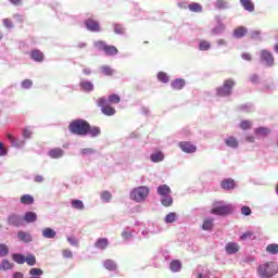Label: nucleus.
Masks as SVG:
<instances>
[{
  "label": "nucleus",
  "mask_w": 278,
  "mask_h": 278,
  "mask_svg": "<svg viewBox=\"0 0 278 278\" xmlns=\"http://www.w3.org/2000/svg\"><path fill=\"white\" fill-rule=\"evenodd\" d=\"M48 155L52 157V160H60L64 155V150L60 148H54L49 151Z\"/></svg>",
  "instance_id": "obj_16"
},
{
  "label": "nucleus",
  "mask_w": 278,
  "mask_h": 278,
  "mask_svg": "<svg viewBox=\"0 0 278 278\" xmlns=\"http://www.w3.org/2000/svg\"><path fill=\"white\" fill-rule=\"evenodd\" d=\"M247 34H249V29L244 26H238L233 30L235 38H244V36H247Z\"/></svg>",
  "instance_id": "obj_14"
},
{
  "label": "nucleus",
  "mask_w": 278,
  "mask_h": 278,
  "mask_svg": "<svg viewBox=\"0 0 278 278\" xmlns=\"http://www.w3.org/2000/svg\"><path fill=\"white\" fill-rule=\"evenodd\" d=\"M101 73H103L108 77H112V75H114V70H112V67H110L108 65H104L101 67Z\"/></svg>",
  "instance_id": "obj_40"
},
{
  "label": "nucleus",
  "mask_w": 278,
  "mask_h": 278,
  "mask_svg": "<svg viewBox=\"0 0 278 278\" xmlns=\"http://www.w3.org/2000/svg\"><path fill=\"white\" fill-rule=\"evenodd\" d=\"M149 192H151V190L147 186L136 187L130 192V199L137 203H142V201L149 197Z\"/></svg>",
  "instance_id": "obj_4"
},
{
  "label": "nucleus",
  "mask_w": 278,
  "mask_h": 278,
  "mask_svg": "<svg viewBox=\"0 0 278 278\" xmlns=\"http://www.w3.org/2000/svg\"><path fill=\"white\" fill-rule=\"evenodd\" d=\"M85 25L89 31H101V27L99 26V22L89 18L85 21Z\"/></svg>",
  "instance_id": "obj_11"
},
{
  "label": "nucleus",
  "mask_w": 278,
  "mask_h": 278,
  "mask_svg": "<svg viewBox=\"0 0 278 278\" xmlns=\"http://www.w3.org/2000/svg\"><path fill=\"white\" fill-rule=\"evenodd\" d=\"M72 207L74 210H84L85 205L84 202L81 200H72Z\"/></svg>",
  "instance_id": "obj_38"
},
{
  "label": "nucleus",
  "mask_w": 278,
  "mask_h": 278,
  "mask_svg": "<svg viewBox=\"0 0 278 278\" xmlns=\"http://www.w3.org/2000/svg\"><path fill=\"white\" fill-rule=\"evenodd\" d=\"M169 268L172 273H179V270H181V261H178V260L172 261L169 264Z\"/></svg>",
  "instance_id": "obj_28"
},
{
  "label": "nucleus",
  "mask_w": 278,
  "mask_h": 278,
  "mask_svg": "<svg viewBox=\"0 0 278 278\" xmlns=\"http://www.w3.org/2000/svg\"><path fill=\"white\" fill-rule=\"evenodd\" d=\"M249 238H253V232H251V231L244 232V233L240 237V240H249Z\"/></svg>",
  "instance_id": "obj_59"
},
{
  "label": "nucleus",
  "mask_w": 278,
  "mask_h": 278,
  "mask_svg": "<svg viewBox=\"0 0 278 278\" xmlns=\"http://www.w3.org/2000/svg\"><path fill=\"white\" fill-rule=\"evenodd\" d=\"M241 58L242 60H245V62H251V60H253V56L251 55V53H248V52L242 53Z\"/></svg>",
  "instance_id": "obj_58"
},
{
  "label": "nucleus",
  "mask_w": 278,
  "mask_h": 278,
  "mask_svg": "<svg viewBox=\"0 0 278 278\" xmlns=\"http://www.w3.org/2000/svg\"><path fill=\"white\" fill-rule=\"evenodd\" d=\"M30 58L35 62H42V60H45V53H42L40 50H31Z\"/></svg>",
  "instance_id": "obj_17"
},
{
  "label": "nucleus",
  "mask_w": 278,
  "mask_h": 278,
  "mask_svg": "<svg viewBox=\"0 0 278 278\" xmlns=\"http://www.w3.org/2000/svg\"><path fill=\"white\" fill-rule=\"evenodd\" d=\"M8 253H10V248L4 243H0V257H5Z\"/></svg>",
  "instance_id": "obj_42"
},
{
  "label": "nucleus",
  "mask_w": 278,
  "mask_h": 278,
  "mask_svg": "<svg viewBox=\"0 0 278 278\" xmlns=\"http://www.w3.org/2000/svg\"><path fill=\"white\" fill-rule=\"evenodd\" d=\"M3 25H4V27H7L8 29H10V27H12V20H10V18H4V20H3Z\"/></svg>",
  "instance_id": "obj_63"
},
{
  "label": "nucleus",
  "mask_w": 278,
  "mask_h": 278,
  "mask_svg": "<svg viewBox=\"0 0 278 278\" xmlns=\"http://www.w3.org/2000/svg\"><path fill=\"white\" fill-rule=\"evenodd\" d=\"M8 224L12 225L13 227H21L23 225V217L16 214H11L8 217Z\"/></svg>",
  "instance_id": "obj_10"
},
{
  "label": "nucleus",
  "mask_w": 278,
  "mask_h": 278,
  "mask_svg": "<svg viewBox=\"0 0 278 278\" xmlns=\"http://www.w3.org/2000/svg\"><path fill=\"white\" fill-rule=\"evenodd\" d=\"M178 147L184 153H197V146L192 144L190 141H180Z\"/></svg>",
  "instance_id": "obj_9"
},
{
  "label": "nucleus",
  "mask_w": 278,
  "mask_h": 278,
  "mask_svg": "<svg viewBox=\"0 0 278 278\" xmlns=\"http://www.w3.org/2000/svg\"><path fill=\"white\" fill-rule=\"evenodd\" d=\"M220 187L223 190H233L236 188V181L231 178L222 180Z\"/></svg>",
  "instance_id": "obj_12"
},
{
  "label": "nucleus",
  "mask_w": 278,
  "mask_h": 278,
  "mask_svg": "<svg viewBox=\"0 0 278 278\" xmlns=\"http://www.w3.org/2000/svg\"><path fill=\"white\" fill-rule=\"evenodd\" d=\"M20 202L22 203V205H33L34 198L31 194H24L20 198Z\"/></svg>",
  "instance_id": "obj_27"
},
{
  "label": "nucleus",
  "mask_w": 278,
  "mask_h": 278,
  "mask_svg": "<svg viewBox=\"0 0 278 278\" xmlns=\"http://www.w3.org/2000/svg\"><path fill=\"white\" fill-rule=\"evenodd\" d=\"M261 62H264L266 66H275V56L268 50H261Z\"/></svg>",
  "instance_id": "obj_8"
},
{
  "label": "nucleus",
  "mask_w": 278,
  "mask_h": 278,
  "mask_svg": "<svg viewBox=\"0 0 278 278\" xmlns=\"http://www.w3.org/2000/svg\"><path fill=\"white\" fill-rule=\"evenodd\" d=\"M26 264H28V266H35L36 265V256L34 255H28L25 258Z\"/></svg>",
  "instance_id": "obj_47"
},
{
  "label": "nucleus",
  "mask_w": 278,
  "mask_h": 278,
  "mask_svg": "<svg viewBox=\"0 0 278 278\" xmlns=\"http://www.w3.org/2000/svg\"><path fill=\"white\" fill-rule=\"evenodd\" d=\"M170 86L173 90H181L184 86H186V80H184L182 78H176L172 81Z\"/></svg>",
  "instance_id": "obj_19"
},
{
  "label": "nucleus",
  "mask_w": 278,
  "mask_h": 278,
  "mask_svg": "<svg viewBox=\"0 0 278 278\" xmlns=\"http://www.w3.org/2000/svg\"><path fill=\"white\" fill-rule=\"evenodd\" d=\"M23 220H25V223H36L38 220V215L34 212H27L25 213Z\"/></svg>",
  "instance_id": "obj_23"
},
{
  "label": "nucleus",
  "mask_w": 278,
  "mask_h": 278,
  "mask_svg": "<svg viewBox=\"0 0 278 278\" xmlns=\"http://www.w3.org/2000/svg\"><path fill=\"white\" fill-rule=\"evenodd\" d=\"M211 214H214V216H229V214H233V205L225 202H214Z\"/></svg>",
  "instance_id": "obj_3"
},
{
  "label": "nucleus",
  "mask_w": 278,
  "mask_h": 278,
  "mask_svg": "<svg viewBox=\"0 0 278 278\" xmlns=\"http://www.w3.org/2000/svg\"><path fill=\"white\" fill-rule=\"evenodd\" d=\"M11 144H12L13 147L18 148V147H23V144H25V141L15 139L14 141L11 142Z\"/></svg>",
  "instance_id": "obj_57"
},
{
  "label": "nucleus",
  "mask_w": 278,
  "mask_h": 278,
  "mask_svg": "<svg viewBox=\"0 0 278 278\" xmlns=\"http://www.w3.org/2000/svg\"><path fill=\"white\" fill-rule=\"evenodd\" d=\"M225 144L226 147H230L231 149H238V139H236V137H228L225 140Z\"/></svg>",
  "instance_id": "obj_29"
},
{
  "label": "nucleus",
  "mask_w": 278,
  "mask_h": 278,
  "mask_svg": "<svg viewBox=\"0 0 278 278\" xmlns=\"http://www.w3.org/2000/svg\"><path fill=\"white\" fill-rule=\"evenodd\" d=\"M31 86H34V81H31V79H25L22 81V88H24V90H29Z\"/></svg>",
  "instance_id": "obj_46"
},
{
  "label": "nucleus",
  "mask_w": 278,
  "mask_h": 278,
  "mask_svg": "<svg viewBox=\"0 0 278 278\" xmlns=\"http://www.w3.org/2000/svg\"><path fill=\"white\" fill-rule=\"evenodd\" d=\"M97 105L98 108H101V112L104 114V116H114V114H116V109L108 104V99L103 97L98 98Z\"/></svg>",
  "instance_id": "obj_7"
},
{
  "label": "nucleus",
  "mask_w": 278,
  "mask_h": 278,
  "mask_svg": "<svg viewBox=\"0 0 278 278\" xmlns=\"http://www.w3.org/2000/svg\"><path fill=\"white\" fill-rule=\"evenodd\" d=\"M240 127H241L243 130L251 129L252 124H251L250 121L244 119V121H242V122L240 123Z\"/></svg>",
  "instance_id": "obj_50"
},
{
  "label": "nucleus",
  "mask_w": 278,
  "mask_h": 278,
  "mask_svg": "<svg viewBox=\"0 0 278 278\" xmlns=\"http://www.w3.org/2000/svg\"><path fill=\"white\" fill-rule=\"evenodd\" d=\"M87 134H89V136H91V138H97V136H101V128L97 127V126H90V124H89Z\"/></svg>",
  "instance_id": "obj_24"
},
{
  "label": "nucleus",
  "mask_w": 278,
  "mask_h": 278,
  "mask_svg": "<svg viewBox=\"0 0 278 278\" xmlns=\"http://www.w3.org/2000/svg\"><path fill=\"white\" fill-rule=\"evenodd\" d=\"M101 199L108 203L112 199V193H110V191H103L101 193Z\"/></svg>",
  "instance_id": "obj_49"
},
{
  "label": "nucleus",
  "mask_w": 278,
  "mask_h": 278,
  "mask_svg": "<svg viewBox=\"0 0 278 278\" xmlns=\"http://www.w3.org/2000/svg\"><path fill=\"white\" fill-rule=\"evenodd\" d=\"M225 30V25L220 24L219 26L213 29V34H220V31Z\"/></svg>",
  "instance_id": "obj_61"
},
{
  "label": "nucleus",
  "mask_w": 278,
  "mask_h": 278,
  "mask_svg": "<svg viewBox=\"0 0 278 278\" xmlns=\"http://www.w3.org/2000/svg\"><path fill=\"white\" fill-rule=\"evenodd\" d=\"M45 271H42V269L38 268V267H34L29 270V275H31V277H41V275H43Z\"/></svg>",
  "instance_id": "obj_41"
},
{
  "label": "nucleus",
  "mask_w": 278,
  "mask_h": 278,
  "mask_svg": "<svg viewBox=\"0 0 278 278\" xmlns=\"http://www.w3.org/2000/svg\"><path fill=\"white\" fill-rule=\"evenodd\" d=\"M88 129H90V123L85 119H75L68 125V130L75 136H88Z\"/></svg>",
  "instance_id": "obj_1"
},
{
  "label": "nucleus",
  "mask_w": 278,
  "mask_h": 278,
  "mask_svg": "<svg viewBox=\"0 0 278 278\" xmlns=\"http://www.w3.org/2000/svg\"><path fill=\"white\" fill-rule=\"evenodd\" d=\"M238 251H240V245H238V243L228 242L226 244V253H228V255H233V254L238 253Z\"/></svg>",
  "instance_id": "obj_13"
},
{
  "label": "nucleus",
  "mask_w": 278,
  "mask_h": 278,
  "mask_svg": "<svg viewBox=\"0 0 278 278\" xmlns=\"http://www.w3.org/2000/svg\"><path fill=\"white\" fill-rule=\"evenodd\" d=\"M62 255L65 260H73V252L70 249H64Z\"/></svg>",
  "instance_id": "obj_48"
},
{
  "label": "nucleus",
  "mask_w": 278,
  "mask_h": 278,
  "mask_svg": "<svg viewBox=\"0 0 278 278\" xmlns=\"http://www.w3.org/2000/svg\"><path fill=\"white\" fill-rule=\"evenodd\" d=\"M240 3L247 12H255V4L251 0H240Z\"/></svg>",
  "instance_id": "obj_18"
},
{
  "label": "nucleus",
  "mask_w": 278,
  "mask_h": 278,
  "mask_svg": "<svg viewBox=\"0 0 278 278\" xmlns=\"http://www.w3.org/2000/svg\"><path fill=\"white\" fill-rule=\"evenodd\" d=\"M176 218H177V215L175 213H169L166 215L165 222L166 223H175Z\"/></svg>",
  "instance_id": "obj_51"
},
{
  "label": "nucleus",
  "mask_w": 278,
  "mask_h": 278,
  "mask_svg": "<svg viewBox=\"0 0 278 278\" xmlns=\"http://www.w3.org/2000/svg\"><path fill=\"white\" fill-rule=\"evenodd\" d=\"M241 214H242L243 216H251V214H252L251 207H249V206H243V207L241 208Z\"/></svg>",
  "instance_id": "obj_53"
},
{
  "label": "nucleus",
  "mask_w": 278,
  "mask_h": 278,
  "mask_svg": "<svg viewBox=\"0 0 278 278\" xmlns=\"http://www.w3.org/2000/svg\"><path fill=\"white\" fill-rule=\"evenodd\" d=\"M250 81L252 84H260V76H257L256 74H253L250 76Z\"/></svg>",
  "instance_id": "obj_60"
},
{
  "label": "nucleus",
  "mask_w": 278,
  "mask_h": 278,
  "mask_svg": "<svg viewBox=\"0 0 278 278\" xmlns=\"http://www.w3.org/2000/svg\"><path fill=\"white\" fill-rule=\"evenodd\" d=\"M278 273V265L275 262H267L257 267V275L261 278H270Z\"/></svg>",
  "instance_id": "obj_2"
},
{
  "label": "nucleus",
  "mask_w": 278,
  "mask_h": 278,
  "mask_svg": "<svg viewBox=\"0 0 278 278\" xmlns=\"http://www.w3.org/2000/svg\"><path fill=\"white\" fill-rule=\"evenodd\" d=\"M170 187L167 185H160L157 187V194H160V197H168L170 195Z\"/></svg>",
  "instance_id": "obj_20"
},
{
  "label": "nucleus",
  "mask_w": 278,
  "mask_h": 278,
  "mask_svg": "<svg viewBox=\"0 0 278 278\" xmlns=\"http://www.w3.org/2000/svg\"><path fill=\"white\" fill-rule=\"evenodd\" d=\"M13 262H16V264H25V255L23 254H13Z\"/></svg>",
  "instance_id": "obj_44"
},
{
  "label": "nucleus",
  "mask_w": 278,
  "mask_h": 278,
  "mask_svg": "<svg viewBox=\"0 0 278 278\" xmlns=\"http://www.w3.org/2000/svg\"><path fill=\"white\" fill-rule=\"evenodd\" d=\"M157 79L159 81H162V84H168L170 78L168 77V74H166V72H160L157 74Z\"/></svg>",
  "instance_id": "obj_37"
},
{
  "label": "nucleus",
  "mask_w": 278,
  "mask_h": 278,
  "mask_svg": "<svg viewBox=\"0 0 278 278\" xmlns=\"http://www.w3.org/2000/svg\"><path fill=\"white\" fill-rule=\"evenodd\" d=\"M114 31L115 34H125V28L121 24H115Z\"/></svg>",
  "instance_id": "obj_52"
},
{
  "label": "nucleus",
  "mask_w": 278,
  "mask_h": 278,
  "mask_svg": "<svg viewBox=\"0 0 278 278\" xmlns=\"http://www.w3.org/2000/svg\"><path fill=\"white\" fill-rule=\"evenodd\" d=\"M122 238L124 240H128L129 238H131V232L123 231L122 232Z\"/></svg>",
  "instance_id": "obj_64"
},
{
  "label": "nucleus",
  "mask_w": 278,
  "mask_h": 278,
  "mask_svg": "<svg viewBox=\"0 0 278 278\" xmlns=\"http://www.w3.org/2000/svg\"><path fill=\"white\" fill-rule=\"evenodd\" d=\"M41 233L43 238L48 239H53L55 236H58V232H55L53 228H45Z\"/></svg>",
  "instance_id": "obj_26"
},
{
  "label": "nucleus",
  "mask_w": 278,
  "mask_h": 278,
  "mask_svg": "<svg viewBox=\"0 0 278 278\" xmlns=\"http://www.w3.org/2000/svg\"><path fill=\"white\" fill-rule=\"evenodd\" d=\"M236 87V80L233 78H228L224 80V84L222 87H218L216 89L217 97H230V94L233 92V88Z\"/></svg>",
  "instance_id": "obj_5"
},
{
  "label": "nucleus",
  "mask_w": 278,
  "mask_h": 278,
  "mask_svg": "<svg viewBox=\"0 0 278 278\" xmlns=\"http://www.w3.org/2000/svg\"><path fill=\"white\" fill-rule=\"evenodd\" d=\"M12 265L10 264V261L3 260L0 264V270H11Z\"/></svg>",
  "instance_id": "obj_45"
},
{
  "label": "nucleus",
  "mask_w": 278,
  "mask_h": 278,
  "mask_svg": "<svg viewBox=\"0 0 278 278\" xmlns=\"http://www.w3.org/2000/svg\"><path fill=\"white\" fill-rule=\"evenodd\" d=\"M79 86L84 92H92L94 90V85L88 80L80 81Z\"/></svg>",
  "instance_id": "obj_22"
},
{
  "label": "nucleus",
  "mask_w": 278,
  "mask_h": 278,
  "mask_svg": "<svg viewBox=\"0 0 278 278\" xmlns=\"http://www.w3.org/2000/svg\"><path fill=\"white\" fill-rule=\"evenodd\" d=\"M81 155H92L94 153V149L92 148H85L80 151Z\"/></svg>",
  "instance_id": "obj_54"
},
{
  "label": "nucleus",
  "mask_w": 278,
  "mask_h": 278,
  "mask_svg": "<svg viewBox=\"0 0 278 278\" xmlns=\"http://www.w3.org/2000/svg\"><path fill=\"white\" fill-rule=\"evenodd\" d=\"M109 244H110V241L108 240V238H99L96 241L94 247H96V249H100L101 251H105V249H108Z\"/></svg>",
  "instance_id": "obj_15"
},
{
  "label": "nucleus",
  "mask_w": 278,
  "mask_h": 278,
  "mask_svg": "<svg viewBox=\"0 0 278 278\" xmlns=\"http://www.w3.org/2000/svg\"><path fill=\"white\" fill-rule=\"evenodd\" d=\"M200 51H210L212 49V45L207 40H201L199 43Z\"/></svg>",
  "instance_id": "obj_35"
},
{
  "label": "nucleus",
  "mask_w": 278,
  "mask_h": 278,
  "mask_svg": "<svg viewBox=\"0 0 278 278\" xmlns=\"http://www.w3.org/2000/svg\"><path fill=\"white\" fill-rule=\"evenodd\" d=\"M161 203L164 207H170L173 205V197L170 195H163L161 197Z\"/></svg>",
  "instance_id": "obj_33"
},
{
  "label": "nucleus",
  "mask_w": 278,
  "mask_h": 278,
  "mask_svg": "<svg viewBox=\"0 0 278 278\" xmlns=\"http://www.w3.org/2000/svg\"><path fill=\"white\" fill-rule=\"evenodd\" d=\"M108 101L112 104H118L121 103V97L116 93H113L109 96Z\"/></svg>",
  "instance_id": "obj_39"
},
{
  "label": "nucleus",
  "mask_w": 278,
  "mask_h": 278,
  "mask_svg": "<svg viewBox=\"0 0 278 278\" xmlns=\"http://www.w3.org/2000/svg\"><path fill=\"white\" fill-rule=\"evenodd\" d=\"M266 252L270 253V255H277L278 254V244L277 243H270L266 247Z\"/></svg>",
  "instance_id": "obj_34"
},
{
  "label": "nucleus",
  "mask_w": 278,
  "mask_h": 278,
  "mask_svg": "<svg viewBox=\"0 0 278 278\" xmlns=\"http://www.w3.org/2000/svg\"><path fill=\"white\" fill-rule=\"evenodd\" d=\"M213 228H214V218L212 217L205 218L202 225V229L204 231H212Z\"/></svg>",
  "instance_id": "obj_21"
},
{
  "label": "nucleus",
  "mask_w": 278,
  "mask_h": 278,
  "mask_svg": "<svg viewBox=\"0 0 278 278\" xmlns=\"http://www.w3.org/2000/svg\"><path fill=\"white\" fill-rule=\"evenodd\" d=\"M67 242H70L72 247H79V241L73 237H67Z\"/></svg>",
  "instance_id": "obj_55"
},
{
  "label": "nucleus",
  "mask_w": 278,
  "mask_h": 278,
  "mask_svg": "<svg viewBox=\"0 0 278 278\" xmlns=\"http://www.w3.org/2000/svg\"><path fill=\"white\" fill-rule=\"evenodd\" d=\"M215 8L217 10H227V0H216Z\"/></svg>",
  "instance_id": "obj_43"
},
{
  "label": "nucleus",
  "mask_w": 278,
  "mask_h": 278,
  "mask_svg": "<svg viewBox=\"0 0 278 278\" xmlns=\"http://www.w3.org/2000/svg\"><path fill=\"white\" fill-rule=\"evenodd\" d=\"M23 137L24 138H31V130H29V128H25L23 130Z\"/></svg>",
  "instance_id": "obj_62"
},
{
  "label": "nucleus",
  "mask_w": 278,
  "mask_h": 278,
  "mask_svg": "<svg viewBox=\"0 0 278 278\" xmlns=\"http://www.w3.org/2000/svg\"><path fill=\"white\" fill-rule=\"evenodd\" d=\"M254 134H256V136L266 138V136H268V134H270V128L260 127L254 130Z\"/></svg>",
  "instance_id": "obj_32"
},
{
  "label": "nucleus",
  "mask_w": 278,
  "mask_h": 278,
  "mask_svg": "<svg viewBox=\"0 0 278 278\" xmlns=\"http://www.w3.org/2000/svg\"><path fill=\"white\" fill-rule=\"evenodd\" d=\"M93 47L98 49V51H103L105 55H118V49L105 43L103 40L94 41Z\"/></svg>",
  "instance_id": "obj_6"
},
{
  "label": "nucleus",
  "mask_w": 278,
  "mask_h": 278,
  "mask_svg": "<svg viewBox=\"0 0 278 278\" xmlns=\"http://www.w3.org/2000/svg\"><path fill=\"white\" fill-rule=\"evenodd\" d=\"M17 238H18V240H21V242H31V240H33L31 235L29 232H25V231H18Z\"/></svg>",
  "instance_id": "obj_25"
},
{
  "label": "nucleus",
  "mask_w": 278,
  "mask_h": 278,
  "mask_svg": "<svg viewBox=\"0 0 278 278\" xmlns=\"http://www.w3.org/2000/svg\"><path fill=\"white\" fill-rule=\"evenodd\" d=\"M151 162L157 163V162H163L164 160V153L162 152H154L150 155Z\"/></svg>",
  "instance_id": "obj_31"
},
{
  "label": "nucleus",
  "mask_w": 278,
  "mask_h": 278,
  "mask_svg": "<svg viewBox=\"0 0 278 278\" xmlns=\"http://www.w3.org/2000/svg\"><path fill=\"white\" fill-rule=\"evenodd\" d=\"M260 36H261L260 30H252L250 33V38H252V40H255V39L260 38Z\"/></svg>",
  "instance_id": "obj_56"
},
{
  "label": "nucleus",
  "mask_w": 278,
  "mask_h": 278,
  "mask_svg": "<svg viewBox=\"0 0 278 278\" xmlns=\"http://www.w3.org/2000/svg\"><path fill=\"white\" fill-rule=\"evenodd\" d=\"M103 266L106 270H116V263L112 260L104 261Z\"/></svg>",
  "instance_id": "obj_36"
},
{
  "label": "nucleus",
  "mask_w": 278,
  "mask_h": 278,
  "mask_svg": "<svg viewBox=\"0 0 278 278\" xmlns=\"http://www.w3.org/2000/svg\"><path fill=\"white\" fill-rule=\"evenodd\" d=\"M190 12L201 13L203 12V5H201L199 2H192L188 5Z\"/></svg>",
  "instance_id": "obj_30"
}]
</instances>
